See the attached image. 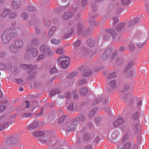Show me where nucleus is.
<instances>
[{
	"instance_id": "obj_1",
	"label": "nucleus",
	"mask_w": 149,
	"mask_h": 149,
	"mask_svg": "<svg viewBox=\"0 0 149 149\" xmlns=\"http://www.w3.org/2000/svg\"><path fill=\"white\" fill-rule=\"evenodd\" d=\"M17 35V33L15 32L11 33L8 30L5 31L1 36L2 41L5 43H8L11 38H13Z\"/></svg>"
},
{
	"instance_id": "obj_2",
	"label": "nucleus",
	"mask_w": 149,
	"mask_h": 149,
	"mask_svg": "<svg viewBox=\"0 0 149 149\" xmlns=\"http://www.w3.org/2000/svg\"><path fill=\"white\" fill-rule=\"evenodd\" d=\"M128 138V134H126L124 135L121 141L123 144L120 146V149H129L130 148L131 145L130 143L127 141Z\"/></svg>"
},
{
	"instance_id": "obj_3",
	"label": "nucleus",
	"mask_w": 149,
	"mask_h": 149,
	"mask_svg": "<svg viewBox=\"0 0 149 149\" xmlns=\"http://www.w3.org/2000/svg\"><path fill=\"white\" fill-rule=\"evenodd\" d=\"M40 51L45 54L48 56H50L53 54V53L51 49L46 45H43L40 47Z\"/></svg>"
},
{
	"instance_id": "obj_4",
	"label": "nucleus",
	"mask_w": 149,
	"mask_h": 149,
	"mask_svg": "<svg viewBox=\"0 0 149 149\" xmlns=\"http://www.w3.org/2000/svg\"><path fill=\"white\" fill-rule=\"evenodd\" d=\"M26 53L31 56L32 57H35L37 56L38 52L37 50L35 48H30L28 49L26 51Z\"/></svg>"
},
{
	"instance_id": "obj_5",
	"label": "nucleus",
	"mask_w": 149,
	"mask_h": 149,
	"mask_svg": "<svg viewBox=\"0 0 149 149\" xmlns=\"http://www.w3.org/2000/svg\"><path fill=\"white\" fill-rule=\"evenodd\" d=\"M21 4L20 0H13L11 2V7L13 9H16L20 7Z\"/></svg>"
},
{
	"instance_id": "obj_6",
	"label": "nucleus",
	"mask_w": 149,
	"mask_h": 149,
	"mask_svg": "<svg viewBox=\"0 0 149 149\" xmlns=\"http://www.w3.org/2000/svg\"><path fill=\"white\" fill-rule=\"evenodd\" d=\"M134 64V63L132 61L129 62L124 70V72L127 73L129 76L132 75H133L132 72L131 70H130V68Z\"/></svg>"
},
{
	"instance_id": "obj_7",
	"label": "nucleus",
	"mask_w": 149,
	"mask_h": 149,
	"mask_svg": "<svg viewBox=\"0 0 149 149\" xmlns=\"http://www.w3.org/2000/svg\"><path fill=\"white\" fill-rule=\"evenodd\" d=\"M112 51V49L111 48H110L107 50L102 55V59L103 60H105L107 59L110 55Z\"/></svg>"
},
{
	"instance_id": "obj_8",
	"label": "nucleus",
	"mask_w": 149,
	"mask_h": 149,
	"mask_svg": "<svg viewBox=\"0 0 149 149\" xmlns=\"http://www.w3.org/2000/svg\"><path fill=\"white\" fill-rule=\"evenodd\" d=\"M124 122V120L123 118H119L114 121L113 125L115 127H116L122 124Z\"/></svg>"
},
{
	"instance_id": "obj_9",
	"label": "nucleus",
	"mask_w": 149,
	"mask_h": 149,
	"mask_svg": "<svg viewBox=\"0 0 149 149\" xmlns=\"http://www.w3.org/2000/svg\"><path fill=\"white\" fill-rule=\"evenodd\" d=\"M88 92V90L86 88H82L79 91V94L81 96H84L86 95Z\"/></svg>"
},
{
	"instance_id": "obj_10",
	"label": "nucleus",
	"mask_w": 149,
	"mask_h": 149,
	"mask_svg": "<svg viewBox=\"0 0 149 149\" xmlns=\"http://www.w3.org/2000/svg\"><path fill=\"white\" fill-rule=\"evenodd\" d=\"M122 90L119 93V95L120 96V98L123 100L124 101V102H125L126 101V96L124 95L125 94L126 91H127V90H126L125 91V90Z\"/></svg>"
},
{
	"instance_id": "obj_11",
	"label": "nucleus",
	"mask_w": 149,
	"mask_h": 149,
	"mask_svg": "<svg viewBox=\"0 0 149 149\" xmlns=\"http://www.w3.org/2000/svg\"><path fill=\"white\" fill-rule=\"evenodd\" d=\"M69 64V61L66 60L62 61H61L60 63V64L61 66L64 68H68Z\"/></svg>"
},
{
	"instance_id": "obj_12",
	"label": "nucleus",
	"mask_w": 149,
	"mask_h": 149,
	"mask_svg": "<svg viewBox=\"0 0 149 149\" xmlns=\"http://www.w3.org/2000/svg\"><path fill=\"white\" fill-rule=\"evenodd\" d=\"M16 47L18 48H21L23 45V43L22 40H17L15 42Z\"/></svg>"
},
{
	"instance_id": "obj_13",
	"label": "nucleus",
	"mask_w": 149,
	"mask_h": 149,
	"mask_svg": "<svg viewBox=\"0 0 149 149\" xmlns=\"http://www.w3.org/2000/svg\"><path fill=\"white\" fill-rule=\"evenodd\" d=\"M73 15V14L72 13L67 12L63 15V17L65 19H67L72 17Z\"/></svg>"
},
{
	"instance_id": "obj_14",
	"label": "nucleus",
	"mask_w": 149,
	"mask_h": 149,
	"mask_svg": "<svg viewBox=\"0 0 149 149\" xmlns=\"http://www.w3.org/2000/svg\"><path fill=\"white\" fill-rule=\"evenodd\" d=\"M15 23L14 22L11 23L9 29L7 30L8 31V32L10 31L11 33L15 32L16 30L15 29Z\"/></svg>"
},
{
	"instance_id": "obj_15",
	"label": "nucleus",
	"mask_w": 149,
	"mask_h": 149,
	"mask_svg": "<svg viewBox=\"0 0 149 149\" xmlns=\"http://www.w3.org/2000/svg\"><path fill=\"white\" fill-rule=\"evenodd\" d=\"M38 124L37 122H35L31 125L28 126L27 128L29 130H32L38 127Z\"/></svg>"
},
{
	"instance_id": "obj_16",
	"label": "nucleus",
	"mask_w": 149,
	"mask_h": 149,
	"mask_svg": "<svg viewBox=\"0 0 149 149\" xmlns=\"http://www.w3.org/2000/svg\"><path fill=\"white\" fill-rule=\"evenodd\" d=\"M139 19L138 17H136L133 19L132 21L130 22L128 24V27H130L131 26H133L136 23H137Z\"/></svg>"
},
{
	"instance_id": "obj_17",
	"label": "nucleus",
	"mask_w": 149,
	"mask_h": 149,
	"mask_svg": "<svg viewBox=\"0 0 149 149\" xmlns=\"http://www.w3.org/2000/svg\"><path fill=\"white\" fill-rule=\"evenodd\" d=\"M10 10L9 9H5L1 14V16L3 17H5L10 12Z\"/></svg>"
},
{
	"instance_id": "obj_18",
	"label": "nucleus",
	"mask_w": 149,
	"mask_h": 149,
	"mask_svg": "<svg viewBox=\"0 0 149 149\" xmlns=\"http://www.w3.org/2000/svg\"><path fill=\"white\" fill-rule=\"evenodd\" d=\"M56 29V28L55 27H52L50 30L48 32L47 37L48 38H50L52 35L53 32L55 31Z\"/></svg>"
},
{
	"instance_id": "obj_19",
	"label": "nucleus",
	"mask_w": 149,
	"mask_h": 149,
	"mask_svg": "<svg viewBox=\"0 0 149 149\" xmlns=\"http://www.w3.org/2000/svg\"><path fill=\"white\" fill-rule=\"evenodd\" d=\"M45 133L43 131H38L35 132L33 134L34 136L35 137H38L42 136L44 135Z\"/></svg>"
},
{
	"instance_id": "obj_20",
	"label": "nucleus",
	"mask_w": 149,
	"mask_h": 149,
	"mask_svg": "<svg viewBox=\"0 0 149 149\" xmlns=\"http://www.w3.org/2000/svg\"><path fill=\"white\" fill-rule=\"evenodd\" d=\"M125 26L124 23H121L118 25L116 28V29L117 31H120L124 28Z\"/></svg>"
},
{
	"instance_id": "obj_21",
	"label": "nucleus",
	"mask_w": 149,
	"mask_h": 149,
	"mask_svg": "<svg viewBox=\"0 0 149 149\" xmlns=\"http://www.w3.org/2000/svg\"><path fill=\"white\" fill-rule=\"evenodd\" d=\"M118 74L116 72H113L110 73L108 76V78L109 79L111 78L116 77L117 75Z\"/></svg>"
},
{
	"instance_id": "obj_22",
	"label": "nucleus",
	"mask_w": 149,
	"mask_h": 149,
	"mask_svg": "<svg viewBox=\"0 0 149 149\" xmlns=\"http://www.w3.org/2000/svg\"><path fill=\"white\" fill-rule=\"evenodd\" d=\"M109 33L111 34L113 38H115L117 37V34L115 31L113 29H111L109 31Z\"/></svg>"
},
{
	"instance_id": "obj_23",
	"label": "nucleus",
	"mask_w": 149,
	"mask_h": 149,
	"mask_svg": "<svg viewBox=\"0 0 149 149\" xmlns=\"http://www.w3.org/2000/svg\"><path fill=\"white\" fill-rule=\"evenodd\" d=\"M78 32L79 34H80L83 31L84 29L83 25L81 24H79L77 26Z\"/></svg>"
},
{
	"instance_id": "obj_24",
	"label": "nucleus",
	"mask_w": 149,
	"mask_h": 149,
	"mask_svg": "<svg viewBox=\"0 0 149 149\" xmlns=\"http://www.w3.org/2000/svg\"><path fill=\"white\" fill-rule=\"evenodd\" d=\"M76 127V126L74 124L71 125L68 127L66 129L67 132H69L71 131H73L74 130Z\"/></svg>"
},
{
	"instance_id": "obj_25",
	"label": "nucleus",
	"mask_w": 149,
	"mask_h": 149,
	"mask_svg": "<svg viewBox=\"0 0 149 149\" xmlns=\"http://www.w3.org/2000/svg\"><path fill=\"white\" fill-rule=\"evenodd\" d=\"M138 113L137 112H136L134 113L132 117V119L133 120H137L139 118Z\"/></svg>"
},
{
	"instance_id": "obj_26",
	"label": "nucleus",
	"mask_w": 149,
	"mask_h": 149,
	"mask_svg": "<svg viewBox=\"0 0 149 149\" xmlns=\"http://www.w3.org/2000/svg\"><path fill=\"white\" fill-rule=\"evenodd\" d=\"M97 110L96 108H94L92 110H91L90 112L89 113V114L88 116L89 117L91 118L94 115L95 113Z\"/></svg>"
},
{
	"instance_id": "obj_27",
	"label": "nucleus",
	"mask_w": 149,
	"mask_h": 149,
	"mask_svg": "<svg viewBox=\"0 0 149 149\" xmlns=\"http://www.w3.org/2000/svg\"><path fill=\"white\" fill-rule=\"evenodd\" d=\"M109 85L113 88H115L116 86V82L114 80L110 81L109 83Z\"/></svg>"
},
{
	"instance_id": "obj_28",
	"label": "nucleus",
	"mask_w": 149,
	"mask_h": 149,
	"mask_svg": "<svg viewBox=\"0 0 149 149\" xmlns=\"http://www.w3.org/2000/svg\"><path fill=\"white\" fill-rule=\"evenodd\" d=\"M51 42L52 44L57 45L60 42V40L53 38L51 39Z\"/></svg>"
},
{
	"instance_id": "obj_29",
	"label": "nucleus",
	"mask_w": 149,
	"mask_h": 149,
	"mask_svg": "<svg viewBox=\"0 0 149 149\" xmlns=\"http://www.w3.org/2000/svg\"><path fill=\"white\" fill-rule=\"evenodd\" d=\"M56 52L57 54L60 55L64 54L65 53V52L63 49L61 48L57 49L56 51Z\"/></svg>"
},
{
	"instance_id": "obj_30",
	"label": "nucleus",
	"mask_w": 149,
	"mask_h": 149,
	"mask_svg": "<svg viewBox=\"0 0 149 149\" xmlns=\"http://www.w3.org/2000/svg\"><path fill=\"white\" fill-rule=\"evenodd\" d=\"M78 74V72L76 71L73 72L72 73H70L68 74V77L70 78L74 77L75 76L77 75Z\"/></svg>"
},
{
	"instance_id": "obj_31",
	"label": "nucleus",
	"mask_w": 149,
	"mask_h": 149,
	"mask_svg": "<svg viewBox=\"0 0 149 149\" xmlns=\"http://www.w3.org/2000/svg\"><path fill=\"white\" fill-rule=\"evenodd\" d=\"M115 8L117 12L118 13H120L122 10V9L121 8L120 5L119 4H117Z\"/></svg>"
},
{
	"instance_id": "obj_32",
	"label": "nucleus",
	"mask_w": 149,
	"mask_h": 149,
	"mask_svg": "<svg viewBox=\"0 0 149 149\" xmlns=\"http://www.w3.org/2000/svg\"><path fill=\"white\" fill-rule=\"evenodd\" d=\"M31 66V65H26L24 64H22L20 66V68L22 69L26 70Z\"/></svg>"
},
{
	"instance_id": "obj_33",
	"label": "nucleus",
	"mask_w": 149,
	"mask_h": 149,
	"mask_svg": "<svg viewBox=\"0 0 149 149\" xmlns=\"http://www.w3.org/2000/svg\"><path fill=\"white\" fill-rule=\"evenodd\" d=\"M59 90H53L51 92V96L52 97L56 94L59 93Z\"/></svg>"
},
{
	"instance_id": "obj_34",
	"label": "nucleus",
	"mask_w": 149,
	"mask_h": 149,
	"mask_svg": "<svg viewBox=\"0 0 149 149\" xmlns=\"http://www.w3.org/2000/svg\"><path fill=\"white\" fill-rule=\"evenodd\" d=\"M36 73L35 72H34L31 74L28 77V79H33L35 76Z\"/></svg>"
},
{
	"instance_id": "obj_35",
	"label": "nucleus",
	"mask_w": 149,
	"mask_h": 149,
	"mask_svg": "<svg viewBox=\"0 0 149 149\" xmlns=\"http://www.w3.org/2000/svg\"><path fill=\"white\" fill-rule=\"evenodd\" d=\"M102 98H97L95 100H94L93 101V105H95L96 104L101 102L102 100Z\"/></svg>"
},
{
	"instance_id": "obj_36",
	"label": "nucleus",
	"mask_w": 149,
	"mask_h": 149,
	"mask_svg": "<svg viewBox=\"0 0 149 149\" xmlns=\"http://www.w3.org/2000/svg\"><path fill=\"white\" fill-rule=\"evenodd\" d=\"M9 49L11 51L14 52H16L17 51V49L16 48H15L13 45L10 46Z\"/></svg>"
},
{
	"instance_id": "obj_37",
	"label": "nucleus",
	"mask_w": 149,
	"mask_h": 149,
	"mask_svg": "<svg viewBox=\"0 0 149 149\" xmlns=\"http://www.w3.org/2000/svg\"><path fill=\"white\" fill-rule=\"evenodd\" d=\"M27 10L29 11H34L35 9V8L32 5L29 6L27 7Z\"/></svg>"
},
{
	"instance_id": "obj_38",
	"label": "nucleus",
	"mask_w": 149,
	"mask_h": 149,
	"mask_svg": "<svg viewBox=\"0 0 149 149\" xmlns=\"http://www.w3.org/2000/svg\"><path fill=\"white\" fill-rule=\"evenodd\" d=\"M16 13L13 12L10 13L9 15V17L11 18H13L15 17L16 16Z\"/></svg>"
},
{
	"instance_id": "obj_39",
	"label": "nucleus",
	"mask_w": 149,
	"mask_h": 149,
	"mask_svg": "<svg viewBox=\"0 0 149 149\" xmlns=\"http://www.w3.org/2000/svg\"><path fill=\"white\" fill-rule=\"evenodd\" d=\"M85 118V117L83 115H81L79 116L78 120L81 121H84Z\"/></svg>"
},
{
	"instance_id": "obj_40",
	"label": "nucleus",
	"mask_w": 149,
	"mask_h": 149,
	"mask_svg": "<svg viewBox=\"0 0 149 149\" xmlns=\"http://www.w3.org/2000/svg\"><path fill=\"white\" fill-rule=\"evenodd\" d=\"M68 59L69 60H70V58H68V57L65 56L64 55V56H62L59 57V58H58L57 59V61H59L61 60L62 59Z\"/></svg>"
},
{
	"instance_id": "obj_41",
	"label": "nucleus",
	"mask_w": 149,
	"mask_h": 149,
	"mask_svg": "<svg viewBox=\"0 0 149 149\" xmlns=\"http://www.w3.org/2000/svg\"><path fill=\"white\" fill-rule=\"evenodd\" d=\"M81 44V42L79 40H77L74 43V46L75 47H77L79 46Z\"/></svg>"
},
{
	"instance_id": "obj_42",
	"label": "nucleus",
	"mask_w": 149,
	"mask_h": 149,
	"mask_svg": "<svg viewBox=\"0 0 149 149\" xmlns=\"http://www.w3.org/2000/svg\"><path fill=\"white\" fill-rule=\"evenodd\" d=\"M45 55L44 54H40L39 55L37 59V61H39L42 60L45 57Z\"/></svg>"
},
{
	"instance_id": "obj_43",
	"label": "nucleus",
	"mask_w": 149,
	"mask_h": 149,
	"mask_svg": "<svg viewBox=\"0 0 149 149\" xmlns=\"http://www.w3.org/2000/svg\"><path fill=\"white\" fill-rule=\"evenodd\" d=\"M87 83L86 80L85 79H82L81 80L79 83V85L82 86L84 85Z\"/></svg>"
},
{
	"instance_id": "obj_44",
	"label": "nucleus",
	"mask_w": 149,
	"mask_h": 149,
	"mask_svg": "<svg viewBox=\"0 0 149 149\" xmlns=\"http://www.w3.org/2000/svg\"><path fill=\"white\" fill-rule=\"evenodd\" d=\"M32 116V114L30 113H26L23 114V117L25 118L26 117H29Z\"/></svg>"
},
{
	"instance_id": "obj_45",
	"label": "nucleus",
	"mask_w": 149,
	"mask_h": 149,
	"mask_svg": "<svg viewBox=\"0 0 149 149\" xmlns=\"http://www.w3.org/2000/svg\"><path fill=\"white\" fill-rule=\"evenodd\" d=\"M74 109L73 104V103H71L68 107V110L70 111H71Z\"/></svg>"
},
{
	"instance_id": "obj_46",
	"label": "nucleus",
	"mask_w": 149,
	"mask_h": 149,
	"mask_svg": "<svg viewBox=\"0 0 149 149\" xmlns=\"http://www.w3.org/2000/svg\"><path fill=\"white\" fill-rule=\"evenodd\" d=\"M41 141L42 143L46 144L47 143V139L46 137H44L41 139Z\"/></svg>"
},
{
	"instance_id": "obj_47",
	"label": "nucleus",
	"mask_w": 149,
	"mask_h": 149,
	"mask_svg": "<svg viewBox=\"0 0 149 149\" xmlns=\"http://www.w3.org/2000/svg\"><path fill=\"white\" fill-rule=\"evenodd\" d=\"M6 66L4 64L1 63H0V70H4L6 68Z\"/></svg>"
},
{
	"instance_id": "obj_48",
	"label": "nucleus",
	"mask_w": 149,
	"mask_h": 149,
	"mask_svg": "<svg viewBox=\"0 0 149 149\" xmlns=\"http://www.w3.org/2000/svg\"><path fill=\"white\" fill-rule=\"evenodd\" d=\"M66 116H62L60 117V118L59 119L58 121L59 123H62L65 118Z\"/></svg>"
},
{
	"instance_id": "obj_49",
	"label": "nucleus",
	"mask_w": 149,
	"mask_h": 149,
	"mask_svg": "<svg viewBox=\"0 0 149 149\" xmlns=\"http://www.w3.org/2000/svg\"><path fill=\"white\" fill-rule=\"evenodd\" d=\"M123 61V59L120 58L117 59L116 61V63L118 65L120 64L121 63H122Z\"/></svg>"
},
{
	"instance_id": "obj_50",
	"label": "nucleus",
	"mask_w": 149,
	"mask_h": 149,
	"mask_svg": "<svg viewBox=\"0 0 149 149\" xmlns=\"http://www.w3.org/2000/svg\"><path fill=\"white\" fill-rule=\"evenodd\" d=\"M145 44L144 43H142L141 42L137 43L136 44L137 47L139 48L143 47Z\"/></svg>"
},
{
	"instance_id": "obj_51",
	"label": "nucleus",
	"mask_w": 149,
	"mask_h": 149,
	"mask_svg": "<svg viewBox=\"0 0 149 149\" xmlns=\"http://www.w3.org/2000/svg\"><path fill=\"white\" fill-rule=\"evenodd\" d=\"M28 17L27 14L26 13H24L22 15V17L24 20L26 19Z\"/></svg>"
},
{
	"instance_id": "obj_52",
	"label": "nucleus",
	"mask_w": 149,
	"mask_h": 149,
	"mask_svg": "<svg viewBox=\"0 0 149 149\" xmlns=\"http://www.w3.org/2000/svg\"><path fill=\"white\" fill-rule=\"evenodd\" d=\"M113 21L114 23L112 25V26H114V25L116 24L118 21V18L117 17H114L113 18Z\"/></svg>"
},
{
	"instance_id": "obj_53",
	"label": "nucleus",
	"mask_w": 149,
	"mask_h": 149,
	"mask_svg": "<svg viewBox=\"0 0 149 149\" xmlns=\"http://www.w3.org/2000/svg\"><path fill=\"white\" fill-rule=\"evenodd\" d=\"M114 8L113 5L112 4H110L109 5V7L108 8V11H110L113 10Z\"/></svg>"
},
{
	"instance_id": "obj_54",
	"label": "nucleus",
	"mask_w": 149,
	"mask_h": 149,
	"mask_svg": "<svg viewBox=\"0 0 149 149\" xmlns=\"http://www.w3.org/2000/svg\"><path fill=\"white\" fill-rule=\"evenodd\" d=\"M71 96V95L69 92H66L65 94V97L68 99L70 98Z\"/></svg>"
},
{
	"instance_id": "obj_55",
	"label": "nucleus",
	"mask_w": 149,
	"mask_h": 149,
	"mask_svg": "<svg viewBox=\"0 0 149 149\" xmlns=\"http://www.w3.org/2000/svg\"><path fill=\"white\" fill-rule=\"evenodd\" d=\"M50 72L51 73L54 74L56 72L57 70L55 67H53L50 70Z\"/></svg>"
},
{
	"instance_id": "obj_56",
	"label": "nucleus",
	"mask_w": 149,
	"mask_h": 149,
	"mask_svg": "<svg viewBox=\"0 0 149 149\" xmlns=\"http://www.w3.org/2000/svg\"><path fill=\"white\" fill-rule=\"evenodd\" d=\"M6 109V107L3 105L0 106V113L3 112Z\"/></svg>"
},
{
	"instance_id": "obj_57",
	"label": "nucleus",
	"mask_w": 149,
	"mask_h": 149,
	"mask_svg": "<svg viewBox=\"0 0 149 149\" xmlns=\"http://www.w3.org/2000/svg\"><path fill=\"white\" fill-rule=\"evenodd\" d=\"M122 1L123 4L127 5L129 3L130 0H122Z\"/></svg>"
},
{
	"instance_id": "obj_58",
	"label": "nucleus",
	"mask_w": 149,
	"mask_h": 149,
	"mask_svg": "<svg viewBox=\"0 0 149 149\" xmlns=\"http://www.w3.org/2000/svg\"><path fill=\"white\" fill-rule=\"evenodd\" d=\"M32 43L34 45H37L38 43V40L36 38H34V39L33 40H32Z\"/></svg>"
},
{
	"instance_id": "obj_59",
	"label": "nucleus",
	"mask_w": 149,
	"mask_h": 149,
	"mask_svg": "<svg viewBox=\"0 0 149 149\" xmlns=\"http://www.w3.org/2000/svg\"><path fill=\"white\" fill-rule=\"evenodd\" d=\"M145 10L149 13V4H146L145 5Z\"/></svg>"
},
{
	"instance_id": "obj_60",
	"label": "nucleus",
	"mask_w": 149,
	"mask_h": 149,
	"mask_svg": "<svg viewBox=\"0 0 149 149\" xmlns=\"http://www.w3.org/2000/svg\"><path fill=\"white\" fill-rule=\"evenodd\" d=\"M9 123L8 122L4 124H3V127H0V131H1L3 130V129L5 127H6L8 125Z\"/></svg>"
},
{
	"instance_id": "obj_61",
	"label": "nucleus",
	"mask_w": 149,
	"mask_h": 149,
	"mask_svg": "<svg viewBox=\"0 0 149 149\" xmlns=\"http://www.w3.org/2000/svg\"><path fill=\"white\" fill-rule=\"evenodd\" d=\"M141 33L139 31H137L135 34V36L136 38H137L138 37H139V36L141 35Z\"/></svg>"
},
{
	"instance_id": "obj_62",
	"label": "nucleus",
	"mask_w": 149,
	"mask_h": 149,
	"mask_svg": "<svg viewBox=\"0 0 149 149\" xmlns=\"http://www.w3.org/2000/svg\"><path fill=\"white\" fill-rule=\"evenodd\" d=\"M5 56V54L4 52L0 53V59L3 58H4Z\"/></svg>"
},
{
	"instance_id": "obj_63",
	"label": "nucleus",
	"mask_w": 149,
	"mask_h": 149,
	"mask_svg": "<svg viewBox=\"0 0 149 149\" xmlns=\"http://www.w3.org/2000/svg\"><path fill=\"white\" fill-rule=\"evenodd\" d=\"M117 54V52H114L113 53L112 55L111 56V58L113 59L115 58V56H116Z\"/></svg>"
},
{
	"instance_id": "obj_64",
	"label": "nucleus",
	"mask_w": 149,
	"mask_h": 149,
	"mask_svg": "<svg viewBox=\"0 0 149 149\" xmlns=\"http://www.w3.org/2000/svg\"><path fill=\"white\" fill-rule=\"evenodd\" d=\"M25 107L26 108H28V107H29L30 105H29V102L27 100H26L25 102Z\"/></svg>"
}]
</instances>
